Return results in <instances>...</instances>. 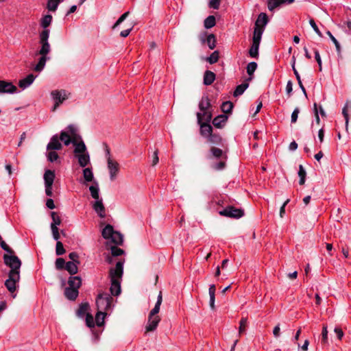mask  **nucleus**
Here are the masks:
<instances>
[{"label": "nucleus", "instance_id": "1", "mask_svg": "<svg viewBox=\"0 0 351 351\" xmlns=\"http://www.w3.org/2000/svg\"><path fill=\"white\" fill-rule=\"evenodd\" d=\"M3 260L5 264L11 269L8 279L5 282V286L10 293H13L16 290V284L20 279L21 261L16 256L8 254L3 256Z\"/></svg>", "mask_w": 351, "mask_h": 351}, {"label": "nucleus", "instance_id": "2", "mask_svg": "<svg viewBox=\"0 0 351 351\" xmlns=\"http://www.w3.org/2000/svg\"><path fill=\"white\" fill-rule=\"evenodd\" d=\"M123 272V263L119 261L117 263L114 268L110 269L109 276L111 281L110 293L114 296H117L121 293V278Z\"/></svg>", "mask_w": 351, "mask_h": 351}, {"label": "nucleus", "instance_id": "3", "mask_svg": "<svg viewBox=\"0 0 351 351\" xmlns=\"http://www.w3.org/2000/svg\"><path fill=\"white\" fill-rule=\"evenodd\" d=\"M60 140L64 143L66 146L72 143L75 147L78 144V140H81V137L78 134L77 128L73 125H69L64 130L60 132Z\"/></svg>", "mask_w": 351, "mask_h": 351}, {"label": "nucleus", "instance_id": "4", "mask_svg": "<svg viewBox=\"0 0 351 351\" xmlns=\"http://www.w3.org/2000/svg\"><path fill=\"white\" fill-rule=\"evenodd\" d=\"M74 154L81 167H86L90 164V155L83 141H80L74 149Z\"/></svg>", "mask_w": 351, "mask_h": 351}, {"label": "nucleus", "instance_id": "5", "mask_svg": "<svg viewBox=\"0 0 351 351\" xmlns=\"http://www.w3.org/2000/svg\"><path fill=\"white\" fill-rule=\"evenodd\" d=\"M102 237L110 241L115 245H121L123 242V235L119 232L114 231L113 227L107 225L102 230Z\"/></svg>", "mask_w": 351, "mask_h": 351}, {"label": "nucleus", "instance_id": "6", "mask_svg": "<svg viewBox=\"0 0 351 351\" xmlns=\"http://www.w3.org/2000/svg\"><path fill=\"white\" fill-rule=\"evenodd\" d=\"M50 30L42 31L39 34V43L40 48L38 52L40 56H46L51 51V46L49 43Z\"/></svg>", "mask_w": 351, "mask_h": 351}, {"label": "nucleus", "instance_id": "7", "mask_svg": "<svg viewBox=\"0 0 351 351\" xmlns=\"http://www.w3.org/2000/svg\"><path fill=\"white\" fill-rule=\"evenodd\" d=\"M69 95V93L63 89L52 90L51 93V96L54 101L52 111H55L60 104H62L66 99H67Z\"/></svg>", "mask_w": 351, "mask_h": 351}, {"label": "nucleus", "instance_id": "8", "mask_svg": "<svg viewBox=\"0 0 351 351\" xmlns=\"http://www.w3.org/2000/svg\"><path fill=\"white\" fill-rule=\"evenodd\" d=\"M112 298L107 293H102L98 295L96 300V304L98 311L105 312L111 306Z\"/></svg>", "mask_w": 351, "mask_h": 351}, {"label": "nucleus", "instance_id": "9", "mask_svg": "<svg viewBox=\"0 0 351 351\" xmlns=\"http://www.w3.org/2000/svg\"><path fill=\"white\" fill-rule=\"evenodd\" d=\"M219 214L221 216L229 218H241L244 215V210L240 208H236L234 206H228L225 208L219 210Z\"/></svg>", "mask_w": 351, "mask_h": 351}, {"label": "nucleus", "instance_id": "10", "mask_svg": "<svg viewBox=\"0 0 351 351\" xmlns=\"http://www.w3.org/2000/svg\"><path fill=\"white\" fill-rule=\"evenodd\" d=\"M107 167L109 171V178L111 181H114L119 174L120 165L112 158H107Z\"/></svg>", "mask_w": 351, "mask_h": 351}, {"label": "nucleus", "instance_id": "11", "mask_svg": "<svg viewBox=\"0 0 351 351\" xmlns=\"http://www.w3.org/2000/svg\"><path fill=\"white\" fill-rule=\"evenodd\" d=\"M197 122L200 125V134L204 137L208 138L209 136L213 133V128L210 123H202V114L200 112L197 113Z\"/></svg>", "mask_w": 351, "mask_h": 351}, {"label": "nucleus", "instance_id": "12", "mask_svg": "<svg viewBox=\"0 0 351 351\" xmlns=\"http://www.w3.org/2000/svg\"><path fill=\"white\" fill-rule=\"evenodd\" d=\"M294 0H268L267 7L269 11L273 12L285 5L291 4Z\"/></svg>", "mask_w": 351, "mask_h": 351}, {"label": "nucleus", "instance_id": "13", "mask_svg": "<svg viewBox=\"0 0 351 351\" xmlns=\"http://www.w3.org/2000/svg\"><path fill=\"white\" fill-rule=\"evenodd\" d=\"M16 90L17 88L12 82L0 80V93L12 94Z\"/></svg>", "mask_w": 351, "mask_h": 351}, {"label": "nucleus", "instance_id": "14", "mask_svg": "<svg viewBox=\"0 0 351 351\" xmlns=\"http://www.w3.org/2000/svg\"><path fill=\"white\" fill-rule=\"evenodd\" d=\"M62 147L58 134L53 135L47 145V150H60Z\"/></svg>", "mask_w": 351, "mask_h": 351}, {"label": "nucleus", "instance_id": "15", "mask_svg": "<svg viewBox=\"0 0 351 351\" xmlns=\"http://www.w3.org/2000/svg\"><path fill=\"white\" fill-rule=\"evenodd\" d=\"M267 23L268 18L267 14L262 12L258 15L255 22L254 28L263 29V31H265V28Z\"/></svg>", "mask_w": 351, "mask_h": 351}, {"label": "nucleus", "instance_id": "16", "mask_svg": "<svg viewBox=\"0 0 351 351\" xmlns=\"http://www.w3.org/2000/svg\"><path fill=\"white\" fill-rule=\"evenodd\" d=\"M160 321V318L159 316H152L149 315L148 323L146 326V330L147 332H150L156 330Z\"/></svg>", "mask_w": 351, "mask_h": 351}, {"label": "nucleus", "instance_id": "17", "mask_svg": "<svg viewBox=\"0 0 351 351\" xmlns=\"http://www.w3.org/2000/svg\"><path fill=\"white\" fill-rule=\"evenodd\" d=\"M36 78V76L33 74H29L27 76H26L25 78L19 80V86L22 89H25L26 88L29 87L34 81Z\"/></svg>", "mask_w": 351, "mask_h": 351}, {"label": "nucleus", "instance_id": "18", "mask_svg": "<svg viewBox=\"0 0 351 351\" xmlns=\"http://www.w3.org/2000/svg\"><path fill=\"white\" fill-rule=\"evenodd\" d=\"M83 178L84 179V184L86 185L88 182H93L97 181L94 179V174L92 168L86 167L83 169Z\"/></svg>", "mask_w": 351, "mask_h": 351}, {"label": "nucleus", "instance_id": "19", "mask_svg": "<svg viewBox=\"0 0 351 351\" xmlns=\"http://www.w3.org/2000/svg\"><path fill=\"white\" fill-rule=\"evenodd\" d=\"M79 294V291L77 289L67 287L64 289V295L69 300H75Z\"/></svg>", "mask_w": 351, "mask_h": 351}, {"label": "nucleus", "instance_id": "20", "mask_svg": "<svg viewBox=\"0 0 351 351\" xmlns=\"http://www.w3.org/2000/svg\"><path fill=\"white\" fill-rule=\"evenodd\" d=\"M55 177L54 171L49 169L46 170L43 176L45 185H53Z\"/></svg>", "mask_w": 351, "mask_h": 351}, {"label": "nucleus", "instance_id": "21", "mask_svg": "<svg viewBox=\"0 0 351 351\" xmlns=\"http://www.w3.org/2000/svg\"><path fill=\"white\" fill-rule=\"evenodd\" d=\"M94 209L101 218L105 217V208L101 199L95 200Z\"/></svg>", "mask_w": 351, "mask_h": 351}, {"label": "nucleus", "instance_id": "22", "mask_svg": "<svg viewBox=\"0 0 351 351\" xmlns=\"http://www.w3.org/2000/svg\"><path fill=\"white\" fill-rule=\"evenodd\" d=\"M89 191L90 195L93 199L95 200L100 199L99 198V183L97 181H93L92 185L89 186Z\"/></svg>", "mask_w": 351, "mask_h": 351}, {"label": "nucleus", "instance_id": "23", "mask_svg": "<svg viewBox=\"0 0 351 351\" xmlns=\"http://www.w3.org/2000/svg\"><path fill=\"white\" fill-rule=\"evenodd\" d=\"M50 59L49 57L46 56H40V58L38 59V63L36 64V66L34 68V70L36 72H41L46 64V62L47 60Z\"/></svg>", "mask_w": 351, "mask_h": 351}, {"label": "nucleus", "instance_id": "24", "mask_svg": "<svg viewBox=\"0 0 351 351\" xmlns=\"http://www.w3.org/2000/svg\"><path fill=\"white\" fill-rule=\"evenodd\" d=\"M228 120V116L226 114H220L214 118L213 124L218 128H221Z\"/></svg>", "mask_w": 351, "mask_h": 351}, {"label": "nucleus", "instance_id": "25", "mask_svg": "<svg viewBox=\"0 0 351 351\" xmlns=\"http://www.w3.org/2000/svg\"><path fill=\"white\" fill-rule=\"evenodd\" d=\"M68 287L79 289L82 285V279L79 276H70L68 280Z\"/></svg>", "mask_w": 351, "mask_h": 351}, {"label": "nucleus", "instance_id": "26", "mask_svg": "<svg viewBox=\"0 0 351 351\" xmlns=\"http://www.w3.org/2000/svg\"><path fill=\"white\" fill-rule=\"evenodd\" d=\"M215 74L210 71H206L204 74V84L206 86L210 85L215 80Z\"/></svg>", "mask_w": 351, "mask_h": 351}, {"label": "nucleus", "instance_id": "27", "mask_svg": "<svg viewBox=\"0 0 351 351\" xmlns=\"http://www.w3.org/2000/svg\"><path fill=\"white\" fill-rule=\"evenodd\" d=\"M211 108V104L210 102V99L207 96L202 97V99L200 100L199 103V108L200 111H206V110H210V108Z\"/></svg>", "mask_w": 351, "mask_h": 351}, {"label": "nucleus", "instance_id": "28", "mask_svg": "<svg viewBox=\"0 0 351 351\" xmlns=\"http://www.w3.org/2000/svg\"><path fill=\"white\" fill-rule=\"evenodd\" d=\"M53 17L50 14L45 15L40 20V26L43 28V31L49 30L48 27L51 25Z\"/></svg>", "mask_w": 351, "mask_h": 351}, {"label": "nucleus", "instance_id": "29", "mask_svg": "<svg viewBox=\"0 0 351 351\" xmlns=\"http://www.w3.org/2000/svg\"><path fill=\"white\" fill-rule=\"evenodd\" d=\"M62 221H53L51 224V229L53 237L55 240L58 241L60 239L59 230L58 226L61 224Z\"/></svg>", "mask_w": 351, "mask_h": 351}, {"label": "nucleus", "instance_id": "30", "mask_svg": "<svg viewBox=\"0 0 351 351\" xmlns=\"http://www.w3.org/2000/svg\"><path fill=\"white\" fill-rule=\"evenodd\" d=\"M78 264L79 263L75 262L69 261L66 263L65 269L71 275L75 274L77 273L78 271Z\"/></svg>", "mask_w": 351, "mask_h": 351}, {"label": "nucleus", "instance_id": "31", "mask_svg": "<svg viewBox=\"0 0 351 351\" xmlns=\"http://www.w3.org/2000/svg\"><path fill=\"white\" fill-rule=\"evenodd\" d=\"M263 32V29L254 28L252 43L260 45Z\"/></svg>", "mask_w": 351, "mask_h": 351}, {"label": "nucleus", "instance_id": "32", "mask_svg": "<svg viewBox=\"0 0 351 351\" xmlns=\"http://www.w3.org/2000/svg\"><path fill=\"white\" fill-rule=\"evenodd\" d=\"M162 301V292L160 291V293L158 295V298H157V302H156L154 308L150 311L149 315L157 316L156 314L160 311V307Z\"/></svg>", "mask_w": 351, "mask_h": 351}, {"label": "nucleus", "instance_id": "33", "mask_svg": "<svg viewBox=\"0 0 351 351\" xmlns=\"http://www.w3.org/2000/svg\"><path fill=\"white\" fill-rule=\"evenodd\" d=\"M350 108H351V102L347 101L342 110V114H343V115L345 118V121H346V130H348V122H349V115H348V110Z\"/></svg>", "mask_w": 351, "mask_h": 351}, {"label": "nucleus", "instance_id": "34", "mask_svg": "<svg viewBox=\"0 0 351 351\" xmlns=\"http://www.w3.org/2000/svg\"><path fill=\"white\" fill-rule=\"evenodd\" d=\"M216 24L215 17L214 16H208L204 22L205 28L210 29L214 27Z\"/></svg>", "mask_w": 351, "mask_h": 351}, {"label": "nucleus", "instance_id": "35", "mask_svg": "<svg viewBox=\"0 0 351 351\" xmlns=\"http://www.w3.org/2000/svg\"><path fill=\"white\" fill-rule=\"evenodd\" d=\"M248 86L249 85L247 83H243L240 85H238L236 87V89L234 92V96L238 97L244 93V91L247 88Z\"/></svg>", "mask_w": 351, "mask_h": 351}, {"label": "nucleus", "instance_id": "36", "mask_svg": "<svg viewBox=\"0 0 351 351\" xmlns=\"http://www.w3.org/2000/svg\"><path fill=\"white\" fill-rule=\"evenodd\" d=\"M106 313L105 312L98 311L95 316V322L98 326H101L104 324V318Z\"/></svg>", "mask_w": 351, "mask_h": 351}, {"label": "nucleus", "instance_id": "37", "mask_svg": "<svg viewBox=\"0 0 351 351\" xmlns=\"http://www.w3.org/2000/svg\"><path fill=\"white\" fill-rule=\"evenodd\" d=\"M208 141L215 145H219L221 142V137L218 134L212 133L210 136L208 137Z\"/></svg>", "mask_w": 351, "mask_h": 351}, {"label": "nucleus", "instance_id": "38", "mask_svg": "<svg viewBox=\"0 0 351 351\" xmlns=\"http://www.w3.org/2000/svg\"><path fill=\"white\" fill-rule=\"evenodd\" d=\"M260 45L252 43L249 50V54L252 58H257L258 57V49Z\"/></svg>", "mask_w": 351, "mask_h": 351}, {"label": "nucleus", "instance_id": "39", "mask_svg": "<svg viewBox=\"0 0 351 351\" xmlns=\"http://www.w3.org/2000/svg\"><path fill=\"white\" fill-rule=\"evenodd\" d=\"M61 0H49L47 5L48 10L55 12Z\"/></svg>", "mask_w": 351, "mask_h": 351}, {"label": "nucleus", "instance_id": "40", "mask_svg": "<svg viewBox=\"0 0 351 351\" xmlns=\"http://www.w3.org/2000/svg\"><path fill=\"white\" fill-rule=\"evenodd\" d=\"M206 43L208 46V47L210 49H213L216 46V38L214 34H209L206 39Z\"/></svg>", "mask_w": 351, "mask_h": 351}, {"label": "nucleus", "instance_id": "41", "mask_svg": "<svg viewBox=\"0 0 351 351\" xmlns=\"http://www.w3.org/2000/svg\"><path fill=\"white\" fill-rule=\"evenodd\" d=\"M326 34L329 36L331 41L334 43L336 47V50L338 54L341 53V45L338 40L334 37V36L332 34V33L330 31L326 32Z\"/></svg>", "mask_w": 351, "mask_h": 351}, {"label": "nucleus", "instance_id": "42", "mask_svg": "<svg viewBox=\"0 0 351 351\" xmlns=\"http://www.w3.org/2000/svg\"><path fill=\"white\" fill-rule=\"evenodd\" d=\"M89 308V305L88 303H84L82 304L78 310H77V315L79 317H83L84 315H86L87 311Z\"/></svg>", "mask_w": 351, "mask_h": 351}, {"label": "nucleus", "instance_id": "43", "mask_svg": "<svg viewBox=\"0 0 351 351\" xmlns=\"http://www.w3.org/2000/svg\"><path fill=\"white\" fill-rule=\"evenodd\" d=\"M233 108V104L231 101L223 102L221 108L224 113H230Z\"/></svg>", "mask_w": 351, "mask_h": 351}, {"label": "nucleus", "instance_id": "44", "mask_svg": "<svg viewBox=\"0 0 351 351\" xmlns=\"http://www.w3.org/2000/svg\"><path fill=\"white\" fill-rule=\"evenodd\" d=\"M202 121L204 120L205 123H209L212 119V112L211 110L202 111Z\"/></svg>", "mask_w": 351, "mask_h": 351}, {"label": "nucleus", "instance_id": "45", "mask_svg": "<svg viewBox=\"0 0 351 351\" xmlns=\"http://www.w3.org/2000/svg\"><path fill=\"white\" fill-rule=\"evenodd\" d=\"M219 58V51H215L214 52H213L211 53V55L209 57H208L206 58V60L210 64H215V63H216L218 61Z\"/></svg>", "mask_w": 351, "mask_h": 351}, {"label": "nucleus", "instance_id": "46", "mask_svg": "<svg viewBox=\"0 0 351 351\" xmlns=\"http://www.w3.org/2000/svg\"><path fill=\"white\" fill-rule=\"evenodd\" d=\"M256 69L257 64L255 62H251L247 65L246 71L249 75H252Z\"/></svg>", "mask_w": 351, "mask_h": 351}, {"label": "nucleus", "instance_id": "47", "mask_svg": "<svg viewBox=\"0 0 351 351\" xmlns=\"http://www.w3.org/2000/svg\"><path fill=\"white\" fill-rule=\"evenodd\" d=\"M210 153H211L212 156L216 158H219L223 155L222 149H221L219 148L215 147H211Z\"/></svg>", "mask_w": 351, "mask_h": 351}, {"label": "nucleus", "instance_id": "48", "mask_svg": "<svg viewBox=\"0 0 351 351\" xmlns=\"http://www.w3.org/2000/svg\"><path fill=\"white\" fill-rule=\"evenodd\" d=\"M247 317H242L240 321L239 327V332L240 335L245 331V328L247 326Z\"/></svg>", "mask_w": 351, "mask_h": 351}, {"label": "nucleus", "instance_id": "49", "mask_svg": "<svg viewBox=\"0 0 351 351\" xmlns=\"http://www.w3.org/2000/svg\"><path fill=\"white\" fill-rule=\"evenodd\" d=\"M47 157L49 161L53 162L57 160L59 158L58 154L54 150H49Z\"/></svg>", "mask_w": 351, "mask_h": 351}, {"label": "nucleus", "instance_id": "50", "mask_svg": "<svg viewBox=\"0 0 351 351\" xmlns=\"http://www.w3.org/2000/svg\"><path fill=\"white\" fill-rule=\"evenodd\" d=\"M56 252L58 256L62 255L65 252L63 244L60 241H57Z\"/></svg>", "mask_w": 351, "mask_h": 351}, {"label": "nucleus", "instance_id": "51", "mask_svg": "<svg viewBox=\"0 0 351 351\" xmlns=\"http://www.w3.org/2000/svg\"><path fill=\"white\" fill-rule=\"evenodd\" d=\"M111 254L113 256H118L123 254V250L117 246H112L110 247Z\"/></svg>", "mask_w": 351, "mask_h": 351}, {"label": "nucleus", "instance_id": "52", "mask_svg": "<svg viewBox=\"0 0 351 351\" xmlns=\"http://www.w3.org/2000/svg\"><path fill=\"white\" fill-rule=\"evenodd\" d=\"M86 326L89 328H93L95 326L93 317L90 313H86Z\"/></svg>", "mask_w": 351, "mask_h": 351}, {"label": "nucleus", "instance_id": "53", "mask_svg": "<svg viewBox=\"0 0 351 351\" xmlns=\"http://www.w3.org/2000/svg\"><path fill=\"white\" fill-rule=\"evenodd\" d=\"M314 53H315V58L319 65V71H322V58L319 55V51L316 49H314Z\"/></svg>", "mask_w": 351, "mask_h": 351}, {"label": "nucleus", "instance_id": "54", "mask_svg": "<svg viewBox=\"0 0 351 351\" xmlns=\"http://www.w3.org/2000/svg\"><path fill=\"white\" fill-rule=\"evenodd\" d=\"M129 15V12H125L124 14H123L119 19L118 20L116 21V23L114 24L112 28L114 29L116 28L117 26H119L123 21L125 20V19Z\"/></svg>", "mask_w": 351, "mask_h": 351}, {"label": "nucleus", "instance_id": "55", "mask_svg": "<svg viewBox=\"0 0 351 351\" xmlns=\"http://www.w3.org/2000/svg\"><path fill=\"white\" fill-rule=\"evenodd\" d=\"M66 263L62 258H58L56 261V267L57 269H62L65 267Z\"/></svg>", "mask_w": 351, "mask_h": 351}, {"label": "nucleus", "instance_id": "56", "mask_svg": "<svg viewBox=\"0 0 351 351\" xmlns=\"http://www.w3.org/2000/svg\"><path fill=\"white\" fill-rule=\"evenodd\" d=\"M309 23H310L311 26L312 27V28L313 29V30L315 32V33L319 37H322L323 36L322 33L319 29V28H318L317 25H316L315 21L313 19H310Z\"/></svg>", "mask_w": 351, "mask_h": 351}, {"label": "nucleus", "instance_id": "57", "mask_svg": "<svg viewBox=\"0 0 351 351\" xmlns=\"http://www.w3.org/2000/svg\"><path fill=\"white\" fill-rule=\"evenodd\" d=\"M299 112V108H295L291 114V123H295L297 121Z\"/></svg>", "mask_w": 351, "mask_h": 351}, {"label": "nucleus", "instance_id": "58", "mask_svg": "<svg viewBox=\"0 0 351 351\" xmlns=\"http://www.w3.org/2000/svg\"><path fill=\"white\" fill-rule=\"evenodd\" d=\"M221 0H210L209 3L210 8H212L213 9H218L220 5Z\"/></svg>", "mask_w": 351, "mask_h": 351}, {"label": "nucleus", "instance_id": "59", "mask_svg": "<svg viewBox=\"0 0 351 351\" xmlns=\"http://www.w3.org/2000/svg\"><path fill=\"white\" fill-rule=\"evenodd\" d=\"M226 166V162L224 161H220L215 165H213V167L215 170H222L224 169Z\"/></svg>", "mask_w": 351, "mask_h": 351}, {"label": "nucleus", "instance_id": "60", "mask_svg": "<svg viewBox=\"0 0 351 351\" xmlns=\"http://www.w3.org/2000/svg\"><path fill=\"white\" fill-rule=\"evenodd\" d=\"M69 257L71 260H72L71 262H75V263H80L79 261H78V258H79V256L77 254V253L76 252H71L69 254Z\"/></svg>", "mask_w": 351, "mask_h": 351}, {"label": "nucleus", "instance_id": "61", "mask_svg": "<svg viewBox=\"0 0 351 351\" xmlns=\"http://www.w3.org/2000/svg\"><path fill=\"white\" fill-rule=\"evenodd\" d=\"M334 332L336 333L338 339L341 340L343 337V332L339 327H335Z\"/></svg>", "mask_w": 351, "mask_h": 351}, {"label": "nucleus", "instance_id": "62", "mask_svg": "<svg viewBox=\"0 0 351 351\" xmlns=\"http://www.w3.org/2000/svg\"><path fill=\"white\" fill-rule=\"evenodd\" d=\"M1 247L3 250L11 254L14 253L13 250L4 241H1Z\"/></svg>", "mask_w": 351, "mask_h": 351}, {"label": "nucleus", "instance_id": "63", "mask_svg": "<svg viewBox=\"0 0 351 351\" xmlns=\"http://www.w3.org/2000/svg\"><path fill=\"white\" fill-rule=\"evenodd\" d=\"M322 335V341L324 343L327 342L328 330H327V328L326 326H324V327H323Z\"/></svg>", "mask_w": 351, "mask_h": 351}, {"label": "nucleus", "instance_id": "64", "mask_svg": "<svg viewBox=\"0 0 351 351\" xmlns=\"http://www.w3.org/2000/svg\"><path fill=\"white\" fill-rule=\"evenodd\" d=\"M273 335L276 338H278L280 335V325L278 324L276 326L273 330Z\"/></svg>", "mask_w": 351, "mask_h": 351}]
</instances>
